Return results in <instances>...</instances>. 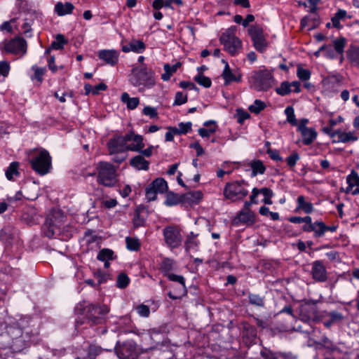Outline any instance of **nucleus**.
<instances>
[{
  "label": "nucleus",
  "mask_w": 359,
  "mask_h": 359,
  "mask_svg": "<svg viewBox=\"0 0 359 359\" xmlns=\"http://www.w3.org/2000/svg\"><path fill=\"white\" fill-rule=\"evenodd\" d=\"M272 72L266 69L253 71L248 78L250 87L257 91H267L274 84Z\"/></svg>",
  "instance_id": "nucleus-1"
},
{
  "label": "nucleus",
  "mask_w": 359,
  "mask_h": 359,
  "mask_svg": "<svg viewBox=\"0 0 359 359\" xmlns=\"http://www.w3.org/2000/svg\"><path fill=\"white\" fill-rule=\"evenodd\" d=\"M29 160L32 168L39 175L48 173L52 168V158L49 152L44 149H36L32 151Z\"/></svg>",
  "instance_id": "nucleus-2"
},
{
  "label": "nucleus",
  "mask_w": 359,
  "mask_h": 359,
  "mask_svg": "<svg viewBox=\"0 0 359 359\" xmlns=\"http://www.w3.org/2000/svg\"><path fill=\"white\" fill-rule=\"evenodd\" d=\"M130 81L135 86H144L150 88L155 84L154 72L144 65L141 67H134Z\"/></svg>",
  "instance_id": "nucleus-3"
},
{
  "label": "nucleus",
  "mask_w": 359,
  "mask_h": 359,
  "mask_svg": "<svg viewBox=\"0 0 359 359\" xmlns=\"http://www.w3.org/2000/svg\"><path fill=\"white\" fill-rule=\"evenodd\" d=\"M236 27L232 26L222 34L219 38L224 49L231 55H236L242 48L241 41L236 36Z\"/></svg>",
  "instance_id": "nucleus-4"
},
{
  "label": "nucleus",
  "mask_w": 359,
  "mask_h": 359,
  "mask_svg": "<svg viewBox=\"0 0 359 359\" xmlns=\"http://www.w3.org/2000/svg\"><path fill=\"white\" fill-rule=\"evenodd\" d=\"M97 182L104 187H113L117 182L116 168L111 163L100 161L97 165Z\"/></svg>",
  "instance_id": "nucleus-5"
},
{
  "label": "nucleus",
  "mask_w": 359,
  "mask_h": 359,
  "mask_svg": "<svg viewBox=\"0 0 359 359\" xmlns=\"http://www.w3.org/2000/svg\"><path fill=\"white\" fill-rule=\"evenodd\" d=\"M248 185L243 180L227 182L224 189L225 198L232 202L242 201L248 194Z\"/></svg>",
  "instance_id": "nucleus-6"
},
{
  "label": "nucleus",
  "mask_w": 359,
  "mask_h": 359,
  "mask_svg": "<svg viewBox=\"0 0 359 359\" xmlns=\"http://www.w3.org/2000/svg\"><path fill=\"white\" fill-rule=\"evenodd\" d=\"M163 235L165 243L168 248L175 249L182 245L183 237L180 226L176 225L167 226L163 230Z\"/></svg>",
  "instance_id": "nucleus-7"
},
{
  "label": "nucleus",
  "mask_w": 359,
  "mask_h": 359,
  "mask_svg": "<svg viewBox=\"0 0 359 359\" xmlns=\"http://www.w3.org/2000/svg\"><path fill=\"white\" fill-rule=\"evenodd\" d=\"M248 32L255 48L264 53L268 47V42L262 27L258 25H252L248 28Z\"/></svg>",
  "instance_id": "nucleus-8"
},
{
  "label": "nucleus",
  "mask_w": 359,
  "mask_h": 359,
  "mask_svg": "<svg viewBox=\"0 0 359 359\" xmlns=\"http://www.w3.org/2000/svg\"><path fill=\"white\" fill-rule=\"evenodd\" d=\"M0 47L6 53L15 55H23L27 53V41L20 36L4 41Z\"/></svg>",
  "instance_id": "nucleus-9"
},
{
  "label": "nucleus",
  "mask_w": 359,
  "mask_h": 359,
  "mask_svg": "<svg viewBox=\"0 0 359 359\" xmlns=\"http://www.w3.org/2000/svg\"><path fill=\"white\" fill-rule=\"evenodd\" d=\"M299 319L304 323L319 320L317 307L312 304L306 303L299 307Z\"/></svg>",
  "instance_id": "nucleus-10"
},
{
  "label": "nucleus",
  "mask_w": 359,
  "mask_h": 359,
  "mask_svg": "<svg viewBox=\"0 0 359 359\" xmlns=\"http://www.w3.org/2000/svg\"><path fill=\"white\" fill-rule=\"evenodd\" d=\"M107 147L110 155L114 154H123L129 151V149H128L126 135L114 136L108 142Z\"/></svg>",
  "instance_id": "nucleus-11"
},
{
  "label": "nucleus",
  "mask_w": 359,
  "mask_h": 359,
  "mask_svg": "<svg viewBox=\"0 0 359 359\" xmlns=\"http://www.w3.org/2000/svg\"><path fill=\"white\" fill-rule=\"evenodd\" d=\"M86 315L92 324H100L102 321L100 316L107 314L109 309L106 306H97L95 304H89L85 308Z\"/></svg>",
  "instance_id": "nucleus-12"
},
{
  "label": "nucleus",
  "mask_w": 359,
  "mask_h": 359,
  "mask_svg": "<svg viewBox=\"0 0 359 359\" xmlns=\"http://www.w3.org/2000/svg\"><path fill=\"white\" fill-rule=\"evenodd\" d=\"M311 274L316 282L323 283L327 280V273L323 262L320 260L314 261L311 264Z\"/></svg>",
  "instance_id": "nucleus-13"
},
{
  "label": "nucleus",
  "mask_w": 359,
  "mask_h": 359,
  "mask_svg": "<svg viewBox=\"0 0 359 359\" xmlns=\"http://www.w3.org/2000/svg\"><path fill=\"white\" fill-rule=\"evenodd\" d=\"M126 138L129 151L139 152L144 147L143 137L135 134L133 131L126 133Z\"/></svg>",
  "instance_id": "nucleus-14"
},
{
  "label": "nucleus",
  "mask_w": 359,
  "mask_h": 359,
  "mask_svg": "<svg viewBox=\"0 0 359 359\" xmlns=\"http://www.w3.org/2000/svg\"><path fill=\"white\" fill-rule=\"evenodd\" d=\"M168 278L173 282L179 283V294L173 295L172 291H170L168 294L169 297L172 299H178L187 294V287L185 285V279L182 276L175 275L173 273H169L166 276Z\"/></svg>",
  "instance_id": "nucleus-15"
},
{
  "label": "nucleus",
  "mask_w": 359,
  "mask_h": 359,
  "mask_svg": "<svg viewBox=\"0 0 359 359\" xmlns=\"http://www.w3.org/2000/svg\"><path fill=\"white\" fill-rule=\"evenodd\" d=\"M118 53L114 50H102L98 53L99 58L111 66L118 62Z\"/></svg>",
  "instance_id": "nucleus-16"
},
{
  "label": "nucleus",
  "mask_w": 359,
  "mask_h": 359,
  "mask_svg": "<svg viewBox=\"0 0 359 359\" xmlns=\"http://www.w3.org/2000/svg\"><path fill=\"white\" fill-rule=\"evenodd\" d=\"M243 337L246 344H252L257 337V331L254 326L247 322L242 323Z\"/></svg>",
  "instance_id": "nucleus-17"
},
{
  "label": "nucleus",
  "mask_w": 359,
  "mask_h": 359,
  "mask_svg": "<svg viewBox=\"0 0 359 359\" xmlns=\"http://www.w3.org/2000/svg\"><path fill=\"white\" fill-rule=\"evenodd\" d=\"M147 217V212L144 206H138L135 211L133 219V225L135 228L143 226Z\"/></svg>",
  "instance_id": "nucleus-18"
},
{
  "label": "nucleus",
  "mask_w": 359,
  "mask_h": 359,
  "mask_svg": "<svg viewBox=\"0 0 359 359\" xmlns=\"http://www.w3.org/2000/svg\"><path fill=\"white\" fill-rule=\"evenodd\" d=\"M146 46L144 43L141 40H132L128 44L122 46V50L124 53H128L130 51L142 53L144 51Z\"/></svg>",
  "instance_id": "nucleus-19"
},
{
  "label": "nucleus",
  "mask_w": 359,
  "mask_h": 359,
  "mask_svg": "<svg viewBox=\"0 0 359 359\" xmlns=\"http://www.w3.org/2000/svg\"><path fill=\"white\" fill-rule=\"evenodd\" d=\"M346 182L348 184V187H347V192L354 187H356V189L353 190L351 194L353 195L359 194V175L357 172L352 170L351 174L347 176Z\"/></svg>",
  "instance_id": "nucleus-20"
},
{
  "label": "nucleus",
  "mask_w": 359,
  "mask_h": 359,
  "mask_svg": "<svg viewBox=\"0 0 359 359\" xmlns=\"http://www.w3.org/2000/svg\"><path fill=\"white\" fill-rule=\"evenodd\" d=\"M74 9V6L70 2H57L55 5L54 11L59 16L71 14Z\"/></svg>",
  "instance_id": "nucleus-21"
},
{
  "label": "nucleus",
  "mask_w": 359,
  "mask_h": 359,
  "mask_svg": "<svg viewBox=\"0 0 359 359\" xmlns=\"http://www.w3.org/2000/svg\"><path fill=\"white\" fill-rule=\"evenodd\" d=\"M338 137V142L346 143L349 142H355L358 140V137L353 132H341L340 130H335L331 135V137Z\"/></svg>",
  "instance_id": "nucleus-22"
},
{
  "label": "nucleus",
  "mask_w": 359,
  "mask_h": 359,
  "mask_svg": "<svg viewBox=\"0 0 359 359\" xmlns=\"http://www.w3.org/2000/svg\"><path fill=\"white\" fill-rule=\"evenodd\" d=\"M206 128H201L198 130V134L202 137H208L212 133H215L217 128V125L215 121H208L203 123Z\"/></svg>",
  "instance_id": "nucleus-23"
},
{
  "label": "nucleus",
  "mask_w": 359,
  "mask_h": 359,
  "mask_svg": "<svg viewBox=\"0 0 359 359\" xmlns=\"http://www.w3.org/2000/svg\"><path fill=\"white\" fill-rule=\"evenodd\" d=\"M130 164L137 170H147L149 169V162L142 155H137L130 159Z\"/></svg>",
  "instance_id": "nucleus-24"
},
{
  "label": "nucleus",
  "mask_w": 359,
  "mask_h": 359,
  "mask_svg": "<svg viewBox=\"0 0 359 359\" xmlns=\"http://www.w3.org/2000/svg\"><path fill=\"white\" fill-rule=\"evenodd\" d=\"M296 211L301 210L306 214H310L313 211V205L311 202L306 201L304 196H299L297 198Z\"/></svg>",
  "instance_id": "nucleus-25"
},
{
  "label": "nucleus",
  "mask_w": 359,
  "mask_h": 359,
  "mask_svg": "<svg viewBox=\"0 0 359 359\" xmlns=\"http://www.w3.org/2000/svg\"><path fill=\"white\" fill-rule=\"evenodd\" d=\"M203 193L201 191H189L182 195L183 202L197 203L203 198Z\"/></svg>",
  "instance_id": "nucleus-26"
},
{
  "label": "nucleus",
  "mask_w": 359,
  "mask_h": 359,
  "mask_svg": "<svg viewBox=\"0 0 359 359\" xmlns=\"http://www.w3.org/2000/svg\"><path fill=\"white\" fill-rule=\"evenodd\" d=\"M222 61L224 63H225V67L222 73V77L224 79L225 84L227 85L233 81L239 82L241 81V78L237 77L232 73L231 69H230L229 65L224 60Z\"/></svg>",
  "instance_id": "nucleus-27"
},
{
  "label": "nucleus",
  "mask_w": 359,
  "mask_h": 359,
  "mask_svg": "<svg viewBox=\"0 0 359 359\" xmlns=\"http://www.w3.org/2000/svg\"><path fill=\"white\" fill-rule=\"evenodd\" d=\"M263 359H293L292 355L285 353H273L269 351H262Z\"/></svg>",
  "instance_id": "nucleus-28"
},
{
  "label": "nucleus",
  "mask_w": 359,
  "mask_h": 359,
  "mask_svg": "<svg viewBox=\"0 0 359 359\" xmlns=\"http://www.w3.org/2000/svg\"><path fill=\"white\" fill-rule=\"evenodd\" d=\"M302 136L303 137V143L305 145L311 144L313 140L316 138L317 133L313 128H309L308 129H304L302 133Z\"/></svg>",
  "instance_id": "nucleus-29"
},
{
  "label": "nucleus",
  "mask_w": 359,
  "mask_h": 359,
  "mask_svg": "<svg viewBox=\"0 0 359 359\" xmlns=\"http://www.w3.org/2000/svg\"><path fill=\"white\" fill-rule=\"evenodd\" d=\"M116 353L120 359H133L130 348L128 346L123 344L116 347Z\"/></svg>",
  "instance_id": "nucleus-30"
},
{
  "label": "nucleus",
  "mask_w": 359,
  "mask_h": 359,
  "mask_svg": "<svg viewBox=\"0 0 359 359\" xmlns=\"http://www.w3.org/2000/svg\"><path fill=\"white\" fill-rule=\"evenodd\" d=\"M67 43V41L65 39L64 36L62 34H58L56 37L55 41L52 42L51 47L46 50L45 54L48 55L50 53L51 48H53L55 50L62 49L64 45Z\"/></svg>",
  "instance_id": "nucleus-31"
},
{
  "label": "nucleus",
  "mask_w": 359,
  "mask_h": 359,
  "mask_svg": "<svg viewBox=\"0 0 359 359\" xmlns=\"http://www.w3.org/2000/svg\"><path fill=\"white\" fill-rule=\"evenodd\" d=\"M32 69L34 71V74L30 76L32 81H36L39 83V84H41L43 80V76L46 72V68L39 67L36 65H34L32 67Z\"/></svg>",
  "instance_id": "nucleus-32"
},
{
  "label": "nucleus",
  "mask_w": 359,
  "mask_h": 359,
  "mask_svg": "<svg viewBox=\"0 0 359 359\" xmlns=\"http://www.w3.org/2000/svg\"><path fill=\"white\" fill-rule=\"evenodd\" d=\"M19 163L16 161L12 162L6 170V177L8 180H13L15 177H18Z\"/></svg>",
  "instance_id": "nucleus-33"
},
{
  "label": "nucleus",
  "mask_w": 359,
  "mask_h": 359,
  "mask_svg": "<svg viewBox=\"0 0 359 359\" xmlns=\"http://www.w3.org/2000/svg\"><path fill=\"white\" fill-rule=\"evenodd\" d=\"M347 57L354 63L355 65L359 66V47L356 46H351L348 49Z\"/></svg>",
  "instance_id": "nucleus-34"
},
{
  "label": "nucleus",
  "mask_w": 359,
  "mask_h": 359,
  "mask_svg": "<svg viewBox=\"0 0 359 359\" xmlns=\"http://www.w3.org/2000/svg\"><path fill=\"white\" fill-rule=\"evenodd\" d=\"M121 100L127 104L129 109H135L140 103V100L137 97H130L127 93H123L121 95Z\"/></svg>",
  "instance_id": "nucleus-35"
},
{
  "label": "nucleus",
  "mask_w": 359,
  "mask_h": 359,
  "mask_svg": "<svg viewBox=\"0 0 359 359\" xmlns=\"http://www.w3.org/2000/svg\"><path fill=\"white\" fill-rule=\"evenodd\" d=\"M199 244V241L196 238V235L193 232L187 236V238L184 243L186 250H196Z\"/></svg>",
  "instance_id": "nucleus-36"
},
{
  "label": "nucleus",
  "mask_w": 359,
  "mask_h": 359,
  "mask_svg": "<svg viewBox=\"0 0 359 359\" xmlns=\"http://www.w3.org/2000/svg\"><path fill=\"white\" fill-rule=\"evenodd\" d=\"M181 202H183L182 196H179L172 192L167 193L166 199L165 201V204L167 206L176 205Z\"/></svg>",
  "instance_id": "nucleus-37"
},
{
  "label": "nucleus",
  "mask_w": 359,
  "mask_h": 359,
  "mask_svg": "<svg viewBox=\"0 0 359 359\" xmlns=\"http://www.w3.org/2000/svg\"><path fill=\"white\" fill-rule=\"evenodd\" d=\"M43 228L45 235L48 238L53 236L56 230L58 229L51 219L46 220Z\"/></svg>",
  "instance_id": "nucleus-38"
},
{
  "label": "nucleus",
  "mask_w": 359,
  "mask_h": 359,
  "mask_svg": "<svg viewBox=\"0 0 359 359\" xmlns=\"http://www.w3.org/2000/svg\"><path fill=\"white\" fill-rule=\"evenodd\" d=\"M313 232L315 238H320L325 235V224L322 221H316L313 223Z\"/></svg>",
  "instance_id": "nucleus-39"
},
{
  "label": "nucleus",
  "mask_w": 359,
  "mask_h": 359,
  "mask_svg": "<svg viewBox=\"0 0 359 359\" xmlns=\"http://www.w3.org/2000/svg\"><path fill=\"white\" fill-rule=\"evenodd\" d=\"M150 185L160 194L165 192L168 189L167 182L163 178L156 179Z\"/></svg>",
  "instance_id": "nucleus-40"
},
{
  "label": "nucleus",
  "mask_w": 359,
  "mask_h": 359,
  "mask_svg": "<svg viewBox=\"0 0 359 359\" xmlns=\"http://www.w3.org/2000/svg\"><path fill=\"white\" fill-rule=\"evenodd\" d=\"M250 167L252 170V176H256L257 174H264L266 170L264 165L260 160H255L251 162Z\"/></svg>",
  "instance_id": "nucleus-41"
},
{
  "label": "nucleus",
  "mask_w": 359,
  "mask_h": 359,
  "mask_svg": "<svg viewBox=\"0 0 359 359\" xmlns=\"http://www.w3.org/2000/svg\"><path fill=\"white\" fill-rule=\"evenodd\" d=\"M175 266V261L172 259L165 258L161 264V270L165 276L170 273V272L173 269Z\"/></svg>",
  "instance_id": "nucleus-42"
},
{
  "label": "nucleus",
  "mask_w": 359,
  "mask_h": 359,
  "mask_svg": "<svg viewBox=\"0 0 359 359\" xmlns=\"http://www.w3.org/2000/svg\"><path fill=\"white\" fill-rule=\"evenodd\" d=\"M126 247L129 250L137 251L140 248V243L137 238L133 237H126Z\"/></svg>",
  "instance_id": "nucleus-43"
},
{
  "label": "nucleus",
  "mask_w": 359,
  "mask_h": 359,
  "mask_svg": "<svg viewBox=\"0 0 359 359\" xmlns=\"http://www.w3.org/2000/svg\"><path fill=\"white\" fill-rule=\"evenodd\" d=\"M238 219L241 222L244 223L253 222L255 220V216L250 210H241Z\"/></svg>",
  "instance_id": "nucleus-44"
},
{
  "label": "nucleus",
  "mask_w": 359,
  "mask_h": 359,
  "mask_svg": "<svg viewBox=\"0 0 359 359\" xmlns=\"http://www.w3.org/2000/svg\"><path fill=\"white\" fill-rule=\"evenodd\" d=\"M194 80L199 85L205 87L210 88L212 85V81L209 77L204 76L203 74H198L194 77Z\"/></svg>",
  "instance_id": "nucleus-45"
},
{
  "label": "nucleus",
  "mask_w": 359,
  "mask_h": 359,
  "mask_svg": "<svg viewBox=\"0 0 359 359\" xmlns=\"http://www.w3.org/2000/svg\"><path fill=\"white\" fill-rule=\"evenodd\" d=\"M285 114L287 116V121L292 126L297 125V120L296 119L294 109L291 106H288L285 109Z\"/></svg>",
  "instance_id": "nucleus-46"
},
{
  "label": "nucleus",
  "mask_w": 359,
  "mask_h": 359,
  "mask_svg": "<svg viewBox=\"0 0 359 359\" xmlns=\"http://www.w3.org/2000/svg\"><path fill=\"white\" fill-rule=\"evenodd\" d=\"M114 252L107 248L102 249L97 255V259L100 261H107L113 259Z\"/></svg>",
  "instance_id": "nucleus-47"
},
{
  "label": "nucleus",
  "mask_w": 359,
  "mask_h": 359,
  "mask_svg": "<svg viewBox=\"0 0 359 359\" xmlns=\"http://www.w3.org/2000/svg\"><path fill=\"white\" fill-rule=\"evenodd\" d=\"M276 93L281 95L285 96L290 94L292 91L291 85L290 83L284 81L280 84V86L276 90Z\"/></svg>",
  "instance_id": "nucleus-48"
},
{
  "label": "nucleus",
  "mask_w": 359,
  "mask_h": 359,
  "mask_svg": "<svg viewBox=\"0 0 359 359\" xmlns=\"http://www.w3.org/2000/svg\"><path fill=\"white\" fill-rule=\"evenodd\" d=\"M129 282L128 276L126 273H121L118 276L116 285L118 287L123 289L128 285Z\"/></svg>",
  "instance_id": "nucleus-49"
},
{
  "label": "nucleus",
  "mask_w": 359,
  "mask_h": 359,
  "mask_svg": "<svg viewBox=\"0 0 359 359\" xmlns=\"http://www.w3.org/2000/svg\"><path fill=\"white\" fill-rule=\"evenodd\" d=\"M192 123L191 122L180 123L179 128H175L174 131L177 133V135L186 134L191 130Z\"/></svg>",
  "instance_id": "nucleus-50"
},
{
  "label": "nucleus",
  "mask_w": 359,
  "mask_h": 359,
  "mask_svg": "<svg viewBox=\"0 0 359 359\" xmlns=\"http://www.w3.org/2000/svg\"><path fill=\"white\" fill-rule=\"evenodd\" d=\"M266 107V104L264 102L256 100L254 102V104L249 107V110L255 114H259L262 110H263Z\"/></svg>",
  "instance_id": "nucleus-51"
},
{
  "label": "nucleus",
  "mask_w": 359,
  "mask_h": 359,
  "mask_svg": "<svg viewBox=\"0 0 359 359\" xmlns=\"http://www.w3.org/2000/svg\"><path fill=\"white\" fill-rule=\"evenodd\" d=\"M248 298L251 304L256 305L257 306H264V298L258 294H250Z\"/></svg>",
  "instance_id": "nucleus-52"
},
{
  "label": "nucleus",
  "mask_w": 359,
  "mask_h": 359,
  "mask_svg": "<svg viewBox=\"0 0 359 359\" xmlns=\"http://www.w3.org/2000/svg\"><path fill=\"white\" fill-rule=\"evenodd\" d=\"M261 194L264 196L263 202L267 205H271L273 203L271 197L273 196V193L271 189L264 187L261 189Z\"/></svg>",
  "instance_id": "nucleus-53"
},
{
  "label": "nucleus",
  "mask_w": 359,
  "mask_h": 359,
  "mask_svg": "<svg viewBox=\"0 0 359 359\" xmlns=\"http://www.w3.org/2000/svg\"><path fill=\"white\" fill-rule=\"evenodd\" d=\"M299 159H300V156H299V154L297 151H294L286 158V162H287V165L290 168H293L295 166L297 162Z\"/></svg>",
  "instance_id": "nucleus-54"
},
{
  "label": "nucleus",
  "mask_w": 359,
  "mask_h": 359,
  "mask_svg": "<svg viewBox=\"0 0 359 359\" xmlns=\"http://www.w3.org/2000/svg\"><path fill=\"white\" fill-rule=\"evenodd\" d=\"M346 44V39L344 37L337 39L334 41V50L339 54H342Z\"/></svg>",
  "instance_id": "nucleus-55"
},
{
  "label": "nucleus",
  "mask_w": 359,
  "mask_h": 359,
  "mask_svg": "<svg viewBox=\"0 0 359 359\" xmlns=\"http://www.w3.org/2000/svg\"><path fill=\"white\" fill-rule=\"evenodd\" d=\"M297 76L302 81H307L310 79L311 72L309 69L302 67L297 68Z\"/></svg>",
  "instance_id": "nucleus-56"
},
{
  "label": "nucleus",
  "mask_w": 359,
  "mask_h": 359,
  "mask_svg": "<svg viewBox=\"0 0 359 359\" xmlns=\"http://www.w3.org/2000/svg\"><path fill=\"white\" fill-rule=\"evenodd\" d=\"M137 313L142 317H149L150 314L149 307L144 304H140L136 307Z\"/></svg>",
  "instance_id": "nucleus-57"
},
{
  "label": "nucleus",
  "mask_w": 359,
  "mask_h": 359,
  "mask_svg": "<svg viewBox=\"0 0 359 359\" xmlns=\"http://www.w3.org/2000/svg\"><path fill=\"white\" fill-rule=\"evenodd\" d=\"M187 102V95L182 92H177L175 95L174 105H181Z\"/></svg>",
  "instance_id": "nucleus-58"
},
{
  "label": "nucleus",
  "mask_w": 359,
  "mask_h": 359,
  "mask_svg": "<svg viewBox=\"0 0 359 359\" xmlns=\"http://www.w3.org/2000/svg\"><path fill=\"white\" fill-rule=\"evenodd\" d=\"M10 69V65L7 61L4 60L0 62V76L6 77L8 75Z\"/></svg>",
  "instance_id": "nucleus-59"
},
{
  "label": "nucleus",
  "mask_w": 359,
  "mask_h": 359,
  "mask_svg": "<svg viewBox=\"0 0 359 359\" xmlns=\"http://www.w3.org/2000/svg\"><path fill=\"white\" fill-rule=\"evenodd\" d=\"M10 227H4L1 229L0 238L4 241H8L12 238V232Z\"/></svg>",
  "instance_id": "nucleus-60"
},
{
  "label": "nucleus",
  "mask_w": 359,
  "mask_h": 359,
  "mask_svg": "<svg viewBox=\"0 0 359 359\" xmlns=\"http://www.w3.org/2000/svg\"><path fill=\"white\" fill-rule=\"evenodd\" d=\"M157 191L155 190L151 185L146 188V197L149 201H155L156 199Z\"/></svg>",
  "instance_id": "nucleus-61"
},
{
  "label": "nucleus",
  "mask_w": 359,
  "mask_h": 359,
  "mask_svg": "<svg viewBox=\"0 0 359 359\" xmlns=\"http://www.w3.org/2000/svg\"><path fill=\"white\" fill-rule=\"evenodd\" d=\"M328 316L334 323L341 322L344 318L342 313L335 311L330 312Z\"/></svg>",
  "instance_id": "nucleus-62"
},
{
  "label": "nucleus",
  "mask_w": 359,
  "mask_h": 359,
  "mask_svg": "<svg viewBox=\"0 0 359 359\" xmlns=\"http://www.w3.org/2000/svg\"><path fill=\"white\" fill-rule=\"evenodd\" d=\"M143 114L146 116H149L150 118H156L158 116L156 109L149 106L143 109Z\"/></svg>",
  "instance_id": "nucleus-63"
},
{
  "label": "nucleus",
  "mask_w": 359,
  "mask_h": 359,
  "mask_svg": "<svg viewBox=\"0 0 359 359\" xmlns=\"http://www.w3.org/2000/svg\"><path fill=\"white\" fill-rule=\"evenodd\" d=\"M321 344L325 348L330 351H333L337 349L336 346L334 345L333 343L327 337H323L321 339Z\"/></svg>",
  "instance_id": "nucleus-64"
}]
</instances>
